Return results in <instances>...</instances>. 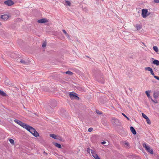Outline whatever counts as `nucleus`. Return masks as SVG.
Masks as SVG:
<instances>
[{
  "label": "nucleus",
  "instance_id": "1a4fd4ad",
  "mask_svg": "<svg viewBox=\"0 0 159 159\" xmlns=\"http://www.w3.org/2000/svg\"><path fill=\"white\" fill-rule=\"evenodd\" d=\"M50 136L52 138L55 139H58L59 140H61V138L58 136H57L56 135L53 134H50Z\"/></svg>",
  "mask_w": 159,
  "mask_h": 159
},
{
  "label": "nucleus",
  "instance_id": "f8f14e48",
  "mask_svg": "<svg viewBox=\"0 0 159 159\" xmlns=\"http://www.w3.org/2000/svg\"><path fill=\"white\" fill-rule=\"evenodd\" d=\"M145 69L146 70H148L150 71L151 74L152 75H154V73L152 68L150 67H146L145 68Z\"/></svg>",
  "mask_w": 159,
  "mask_h": 159
},
{
  "label": "nucleus",
  "instance_id": "4be33fe9",
  "mask_svg": "<svg viewBox=\"0 0 159 159\" xmlns=\"http://www.w3.org/2000/svg\"><path fill=\"white\" fill-rule=\"evenodd\" d=\"M151 92L150 91H146L145 92V93L147 95V96L149 98H150L151 99V97L150 96V94H149V93Z\"/></svg>",
  "mask_w": 159,
  "mask_h": 159
},
{
  "label": "nucleus",
  "instance_id": "bb28decb",
  "mask_svg": "<svg viewBox=\"0 0 159 159\" xmlns=\"http://www.w3.org/2000/svg\"><path fill=\"white\" fill-rule=\"evenodd\" d=\"M20 62L21 63H23L24 64H26L27 63V62H25L24 60L23 59H21L20 61Z\"/></svg>",
  "mask_w": 159,
  "mask_h": 159
},
{
  "label": "nucleus",
  "instance_id": "f3484780",
  "mask_svg": "<svg viewBox=\"0 0 159 159\" xmlns=\"http://www.w3.org/2000/svg\"><path fill=\"white\" fill-rule=\"evenodd\" d=\"M152 63L156 65L157 66H159V61L158 60H154L153 61Z\"/></svg>",
  "mask_w": 159,
  "mask_h": 159
},
{
  "label": "nucleus",
  "instance_id": "c756f323",
  "mask_svg": "<svg viewBox=\"0 0 159 159\" xmlns=\"http://www.w3.org/2000/svg\"><path fill=\"white\" fill-rule=\"evenodd\" d=\"M146 121L148 124H151V121L148 118H147L146 119Z\"/></svg>",
  "mask_w": 159,
  "mask_h": 159
},
{
  "label": "nucleus",
  "instance_id": "423d86ee",
  "mask_svg": "<svg viewBox=\"0 0 159 159\" xmlns=\"http://www.w3.org/2000/svg\"><path fill=\"white\" fill-rule=\"evenodd\" d=\"M95 77L98 81L102 83H104V80L102 77H100L99 75H95Z\"/></svg>",
  "mask_w": 159,
  "mask_h": 159
},
{
  "label": "nucleus",
  "instance_id": "2eb2a0df",
  "mask_svg": "<svg viewBox=\"0 0 159 159\" xmlns=\"http://www.w3.org/2000/svg\"><path fill=\"white\" fill-rule=\"evenodd\" d=\"M130 130L133 134H136V131L133 127L131 126L130 127Z\"/></svg>",
  "mask_w": 159,
  "mask_h": 159
},
{
  "label": "nucleus",
  "instance_id": "c85d7f7f",
  "mask_svg": "<svg viewBox=\"0 0 159 159\" xmlns=\"http://www.w3.org/2000/svg\"><path fill=\"white\" fill-rule=\"evenodd\" d=\"M142 114L143 117L146 119L148 118V117L143 113H142Z\"/></svg>",
  "mask_w": 159,
  "mask_h": 159
},
{
  "label": "nucleus",
  "instance_id": "72a5a7b5",
  "mask_svg": "<svg viewBox=\"0 0 159 159\" xmlns=\"http://www.w3.org/2000/svg\"><path fill=\"white\" fill-rule=\"evenodd\" d=\"M151 99L152 102H154L155 103H157L158 102L157 101V100H153L152 99V98H151Z\"/></svg>",
  "mask_w": 159,
  "mask_h": 159
},
{
  "label": "nucleus",
  "instance_id": "20e7f679",
  "mask_svg": "<svg viewBox=\"0 0 159 159\" xmlns=\"http://www.w3.org/2000/svg\"><path fill=\"white\" fill-rule=\"evenodd\" d=\"M150 14V13H148L147 9H143L142 11L141 15L143 18H146Z\"/></svg>",
  "mask_w": 159,
  "mask_h": 159
},
{
  "label": "nucleus",
  "instance_id": "9d476101",
  "mask_svg": "<svg viewBox=\"0 0 159 159\" xmlns=\"http://www.w3.org/2000/svg\"><path fill=\"white\" fill-rule=\"evenodd\" d=\"M4 3L9 6L12 5L13 4V2L11 0H9L4 2Z\"/></svg>",
  "mask_w": 159,
  "mask_h": 159
},
{
  "label": "nucleus",
  "instance_id": "7c9ffc66",
  "mask_svg": "<svg viewBox=\"0 0 159 159\" xmlns=\"http://www.w3.org/2000/svg\"><path fill=\"white\" fill-rule=\"evenodd\" d=\"M91 150L89 148H87V151L88 152V153H90V151L91 152V150Z\"/></svg>",
  "mask_w": 159,
  "mask_h": 159
},
{
  "label": "nucleus",
  "instance_id": "6e6552de",
  "mask_svg": "<svg viewBox=\"0 0 159 159\" xmlns=\"http://www.w3.org/2000/svg\"><path fill=\"white\" fill-rule=\"evenodd\" d=\"M9 17L8 15L6 14L0 16L1 18L4 21L7 20L8 19Z\"/></svg>",
  "mask_w": 159,
  "mask_h": 159
},
{
  "label": "nucleus",
  "instance_id": "f257e3e1",
  "mask_svg": "<svg viewBox=\"0 0 159 159\" xmlns=\"http://www.w3.org/2000/svg\"><path fill=\"white\" fill-rule=\"evenodd\" d=\"M14 121L16 123L20 125L23 128L27 130L31 133L34 136H39V134L36 130L32 127L22 122L21 121L17 119L15 120Z\"/></svg>",
  "mask_w": 159,
  "mask_h": 159
},
{
  "label": "nucleus",
  "instance_id": "37998d69",
  "mask_svg": "<svg viewBox=\"0 0 159 159\" xmlns=\"http://www.w3.org/2000/svg\"><path fill=\"white\" fill-rule=\"evenodd\" d=\"M1 24V23L0 22V25Z\"/></svg>",
  "mask_w": 159,
  "mask_h": 159
},
{
  "label": "nucleus",
  "instance_id": "b1692460",
  "mask_svg": "<svg viewBox=\"0 0 159 159\" xmlns=\"http://www.w3.org/2000/svg\"><path fill=\"white\" fill-rule=\"evenodd\" d=\"M153 48L155 52H158V49L157 47L156 46H154L153 47Z\"/></svg>",
  "mask_w": 159,
  "mask_h": 159
},
{
  "label": "nucleus",
  "instance_id": "a878e982",
  "mask_svg": "<svg viewBox=\"0 0 159 159\" xmlns=\"http://www.w3.org/2000/svg\"><path fill=\"white\" fill-rule=\"evenodd\" d=\"M66 74H67L69 75H72L73 74V73L72 72H71L69 70L67 71L66 72Z\"/></svg>",
  "mask_w": 159,
  "mask_h": 159
},
{
  "label": "nucleus",
  "instance_id": "9b49d317",
  "mask_svg": "<svg viewBox=\"0 0 159 159\" xmlns=\"http://www.w3.org/2000/svg\"><path fill=\"white\" fill-rule=\"evenodd\" d=\"M48 22V20L46 18H43L40 19L38 20V22L39 23H44L47 22Z\"/></svg>",
  "mask_w": 159,
  "mask_h": 159
},
{
  "label": "nucleus",
  "instance_id": "ddd939ff",
  "mask_svg": "<svg viewBox=\"0 0 159 159\" xmlns=\"http://www.w3.org/2000/svg\"><path fill=\"white\" fill-rule=\"evenodd\" d=\"M57 105L56 104V102H54L53 103V105H52L51 106H52V107H50L49 106H48L47 108L49 110L51 111V109L56 107Z\"/></svg>",
  "mask_w": 159,
  "mask_h": 159
},
{
  "label": "nucleus",
  "instance_id": "cd10ccee",
  "mask_svg": "<svg viewBox=\"0 0 159 159\" xmlns=\"http://www.w3.org/2000/svg\"><path fill=\"white\" fill-rule=\"evenodd\" d=\"M9 142L11 144H14V141L13 139H10Z\"/></svg>",
  "mask_w": 159,
  "mask_h": 159
},
{
  "label": "nucleus",
  "instance_id": "412c9836",
  "mask_svg": "<svg viewBox=\"0 0 159 159\" xmlns=\"http://www.w3.org/2000/svg\"><path fill=\"white\" fill-rule=\"evenodd\" d=\"M0 94L2 96H6L7 95L3 91L0 90Z\"/></svg>",
  "mask_w": 159,
  "mask_h": 159
},
{
  "label": "nucleus",
  "instance_id": "c9c22d12",
  "mask_svg": "<svg viewBox=\"0 0 159 159\" xmlns=\"http://www.w3.org/2000/svg\"><path fill=\"white\" fill-rule=\"evenodd\" d=\"M153 76H154V78L157 79L158 80H159V77L156 76V75H154Z\"/></svg>",
  "mask_w": 159,
  "mask_h": 159
},
{
  "label": "nucleus",
  "instance_id": "dca6fc26",
  "mask_svg": "<svg viewBox=\"0 0 159 159\" xmlns=\"http://www.w3.org/2000/svg\"><path fill=\"white\" fill-rule=\"evenodd\" d=\"M135 27L137 30H139L141 29L142 26L139 24H136Z\"/></svg>",
  "mask_w": 159,
  "mask_h": 159
},
{
  "label": "nucleus",
  "instance_id": "ea45409f",
  "mask_svg": "<svg viewBox=\"0 0 159 159\" xmlns=\"http://www.w3.org/2000/svg\"><path fill=\"white\" fill-rule=\"evenodd\" d=\"M66 36L68 38L70 39V36L68 34Z\"/></svg>",
  "mask_w": 159,
  "mask_h": 159
},
{
  "label": "nucleus",
  "instance_id": "e433bc0d",
  "mask_svg": "<svg viewBox=\"0 0 159 159\" xmlns=\"http://www.w3.org/2000/svg\"><path fill=\"white\" fill-rule=\"evenodd\" d=\"M122 115H123L125 117H126L128 120H129V119L123 113H122Z\"/></svg>",
  "mask_w": 159,
  "mask_h": 159
},
{
  "label": "nucleus",
  "instance_id": "f03ea898",
  "mask_svg": "<svg viewBox=\"0 0 159 159\" xmlns=\"http://www.w3.org/2000/svg\"><path fill=\"white\" fill-rule=\"evenodd\" d=\"M143 146L144 148L148 152L151 154H153V149L150 147L146 144L145 143H143Z\"/></svg>",
  "mask_w": 159,
  "mask_h": 159
},
{
  "label": "nucleus",
  "instance_id": "a211bd4d",
  "mask_svg": "<svg viewBox=\"0 0 159 159\" xmlns=\"http://www.w3.org/2000/svg\"><path fill=\"white\" fill-rule=\"evenodd\" d=\"M124 146L125 147L128 148L129 147V145L128 142H124Z\"/></svg>",
  "mask_w": 159,
  "mask_h": 159
},
{
  "label": "nucleus",
  "instance_id": "0eeeda50",
  "mask_svg": "<svg viewBox=\"0 0 159 159\" xmlns=\"http://www.w3.org/2000/svg\"><path fill=\"white\" fill-rule=\"evenodd\" d=\"M91 153L92 154V156L95 159H101L98 157V155L95 153V152L93 150H91Z\"/></svg>",
  "mask_w": 159,
  "mask_h": 159
},
{
  "label": "nucleus",
  "instance_id": "473e14b6",
  "mask_svg": "<svg viewBox=\"0 0 159 159\" xmlns=\"http://www.w3.org/2000/svg\"><path fill=\"white\" fill-rule=\"evenodd\" d=\"M96 112L98 114H102V112L100 111H99L98 110H97L96 111Z\"/></svg>",
  "mask_w": 159,
  "mask_h": 159
},
{
  "label": "nucleus",
  "instance_id": "4c0bfd02",
  "mask_svg": "<svg viewBox=\"0 0 159 159\" xmlns=\"http://www.w3.org/2000/svg\"><path fill=\"white\" fill-rule=\"evenodd\" d=\"M153 2L155 3H159V0H154Z\"/></svg>",
  "mask_w": 159,
  "mask_h": 159
},
{
  "label": "nucleus",
  "instance_id": "4468645a",
  "mask_svg": "<svg viewBox=\"0 0 159 159\" xmlns=\"http://www.w3.org/2000/svg\"><path fill=\"white\" fill-rule=\"evenodd\" d=\"M153 96L154 98L157 99L158 97H159V92H155L153 94Z\"/></svg>",
  "mask_w": 159,
  "mask_h": 159
},
{
  "label": "nucleus",
  "instance_id": "a19ab883",
  "mask_svg": "<svg viewBox=\"0 0 159 159\" xmlns=\"http://www.w3.org/2000/svg\"><path fill=\"white\" fill-rule=\"evenodd\" d=\"M106 143V142H105V141H103V142H102V144H105Z\"/></svg>",
  "mask_w": 159,
  "mask_h": 159
},
{
  "label": "nucleus",
  "instance_id": "f704fd0d",
  "mask_svg": "<svg viewBox=\"0 0 159 159\" xmlns=\"http://www.w3.org/2000/svg\"><path fill=\"white\" fill-rule=\"evenodd\" d=\"M93 130V128H90L88 129V131L89 132H91Z\"/></svg>",
  "mask_w": 159,
  "mask_h": 159
},
{
  "label": "nucleus",
  "instance_id": "393cba45",
  "mask_svg": "<svg viewBox=\"0 0 159 159\" xmlns=\"http://www.w3.org/2000/svg\"><path fill=\"white\" fill-rule=\"evenodd\" d=\"M65 2L67 5L69 6H70L71 4L70 1L65 0Z\"/></svg>",
  "mask_w": 159,
  "mask_h": 159
},
{
  "label": "nucleus",
  "instance_id": "6ab92c4d",
  "mask_svg": "<svg viewBox=\"0 0 159 159\" xmlns=\"http://www.w3.org/2000/svg\"><path fill=\"white\" fill-rule=\"evenodd\" d=\"M0 94L2 96H6L7 95L3 91L0 90Z\"/></svg>",
  "mask_w": 159,
  "mask_h": 159
},
{
  "label": "nucleus",
  "instance_id": "58836bf2",
  "mask_svg": "<svg viewBox=\"0 0 159 159\" xmlns=\"http://www.w3.org/2000/svg\"><path fill=\"white\" fill-rule=\"evenodd\" d=\"M62 31L64 33V34H65V35H66L67 34V33H66V30H62Z\"/></svg>",
  "mask_w": 159,
  "mask_h": 159
},
{
  "label": "nucleus",
  "instance_id": "aec40b11",
  "mask_svg": "<svg viewBox=\"0 0 159 159\" xmlns=\"http://www.w3.org/2000/svg\"><path fill=\"white\" fill-rule=\"evenodd\" d=\"M0 94L2 96H6L7 95L3 91L0 90Z\"/></svg>",
  "mask_w": 159,
  "mask_h": 159
},
{
  "label": "nucleus",
  "instance_id": "2f4dec72",
  "mask_svg": "<svg viewBox=\"0 0 159 159\" xmlns=\"http://www.w3.org/2000/svg\"><path fill=\"white\" fill-rule=\"evenodd\" d=\"M46 43L45 42H44V43H43L42 47L43 48L45 47L46 46Z\"/></svg>",
  "mask_w": 159,
  "mask_h": 159
},
{
  "label": "nucleus",
  "instance_id": "7ed1b4c3",
  "mask_svg": "<svg viewBox=\"0 0 159 159\" xmlns=\"http://www.w3.org/2000/svg\"><path fill=\"white\" fill-rule=\"evenodd\" d=\"M111 121L112 124L115 126L119 125L120 123L119 120L117 119L113 118L111 119Z\"/></svg>",
  "mask_w": 159,
  "mask_h": 159
},
{
  "label": "nucleus",
  "instance_id": "39448f33",
  "mask_svg": "<svg viewBox=\"0 0 159 159\" xmlns=\"http://www.w3.org/2000/svg\"><path fill=\"white\" fill-rule=\"evenodd\" d=\"M69 96L72 99H76L79 100V98L77 96L75 95L73 93L70 92L69 94Z\"/></svg>",
  "mask_w": 159,
  "mask_h": 159
},
{
  "label": "nucleus",
  "instance_id": "79ce46f5",
  "mask_svg": "<svg viewBox=\"0 0 159 159\" xmlns=\"http://www.w3.org/2000/svg\"><path fill=\"white\" fill-rule=\"evenodd\" d=\"M142 43L143 44H144V43H143V42Z\"/></svg>",
  "mask_w": 159,
  "mask_h": 159
},
{
  "label": "nucleus",
  "instance_id": "5701e85b",
  "mask_svg": "<svg viewBox=\"0 0 159 159\" xmlns=\"http://www.w3.org/2000/svg\"><path fill=\"white\" fill-rule=\"evenodd\" d=\"M54 145L56 146L58 148H61V145L57 143H54Z\"/></svg>",
  "mask_w": 159,
  "mask_h": 159
}]
</instances>
